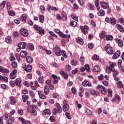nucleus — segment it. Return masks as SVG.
<instances>
[{
	"mask_svg": "<svg viewBox=\"0 0 124 124\" xmlns=\"http://www.w3.org/2000/svg\"><path fill=\"white\" fill-rule=\"evenodd\" d=\"M14 119L12 117H10L7 122V124H11L13 123Z\"/></svg>",
	"mask_w": 124,
	"mask_h": 124,
	"instance_id": "c9c22d12",
	"label": "nucleus"
},
{
	"mask_svg": "<svg viewBox=\"0 0 124 124\" xmlns=\"http://www.w3.org/2000/svg\"><path fill=\"white\" fill-rule=\"evenodd\" d=\"M59 35H60V36H61V37H63V38H65L66 36H65V34H64L61 31L58 33Z\"/></svg>",
	"mask_w": 124,
	"mask_h": 124,
	"instance_id": "5fc2aeb1",
	"label": "nucleus"
},
{
	"mask_svg": "<svg viewBox=\"0 0 124 124\" xmlns=\"http://www.w3.org/2000/svg\"><path fill=\"white\" fill-rule=\"evenodd\" d=\"M21 79L19 78H17L16 79L15 84L16 86H18V87H21Z\"/></svg>",
	"mask_w": 124,
	"mask_h": 124,
	"instance_id": "2eb2a0df",
	"label": "nucleus"
},
{
	"mask_svg": "<svg viewBox=\"0 0 124 124\" xmlns=\"http://www.w3.org/2000/svg\"><path fill=\"white\" fill-rule=\"evenodd\" d=\"M20 56L22 58H26L27 57V51L22 50L20 53Z\"/></svg>",
	"mask_w": 124,
	"mask_h": 124,
	"instance_id": "f3484780",
	"label": "nucleus"
},
{
	"mask_svg": "<svg viewBox=\"0 0 124 124\" xmlns=\"http://www.w3.org/2000/svg\"><path fill=\"white\" fill-rule=\"evenodd\" d=\"M63 105L62 106V110L64 112H66V111L69 109V106L66 104V101L65 100L63 101Z\"/></svg>",
	"mask_w": 124,
	"mask_h": 124,
	"instance_id": "423d86ee",
	"label": "nucleus"
},
{
	"mask_svg": "<svg viewBox=\"0 0 124 124\" xmlns=\"http://www.w3.org/2000/svg\"><path fill=\"white\" fill-rule=\"evenodd\" d=\"M53 97L54 98H59V94L57 93H54L53 94Z\"/></svg>",
	"mask_w": 124,
	"mask_h": 124,
	"instance_id": "680f3d73",
	"label": "nucleus"
},
{
	"mask_svg": "<svg viewBox=\"0 0 124 124\" xmlns=\"http://www.w3.org/2000/svg\"><path fill=\"white\" fill-rule=\"evenodd\" d=\"M39 22H40L42 24L44 23V16L42 15H39Z\"/></svg>",
	"mask_w": 124,
	"mask_h": 124,
	"instance_id": "5701e85b",
	"label": "nucleus"
},
{
	"mask_svg": "<svg viewBox=\"0 0 124 124\" xmlns=\"http://www.w3.org/2000/svg\"><path fill=\"white\" fill-rule=\"evenodd\" d=\"M116 28L120 31L121 32H124V27L123 26L119 24H117L116 25Z\"/></svg>",
	"mask_w": 124,
	"mask_h": 124,
	"instance_id": "f8f14e48",
	"label": "nucleus"
},
{
	"mask_svg": "<svg viewBox=\"0 0 124 124\" xmlns=\"http://www.w3.org/2000/svg\"><path fill=\"white\" fill-rule=\"evenodd\" d=\"M71 16L73 20H75V21H78V17L75 16L73 15H72Z\"/></svg>",
	"mask_w": 124,
	"mask_h": 124,
	"instance_id": "69168bd1",
	"label": "nucleus"
},
{
	"mask_svg": "<svg viewBox=\"0 0 124 124\" xmlns=\"http://www.w3.org/2000/svg\"><path fill=\"white\" fill-rule=\"evenodd\" d=\"M108 93L109 96L112 97V93H113V91H112V89H108Z\"/></svg>",
	"mask_w": 124,
	"mask_h": 124,
	"instance_id": "a18cd8bd",
	"label": "nucleus"
},
{
	"mask_svg": "<svg viewBox=\"0 0 124 124\" xmlns=\"http://www.w3.org/2000/svg\"><path fill=\"white\" fill-rule=\"evenodd\" d=\"M52 77L54 79V84H58L59 83V78L56 75H52Z\"/></svg>",
	"mask_w": 124,
	"mask_h": 124,
	"instance_id": "9d476101",
	"label": "nucleus"
},
{
	"mask_svg": "<svg viewBox=\"0 0 124 124\" xmlns=\"http://www.w3.org/2000/svg\"><path fill=\"white\" fill-rule=\"evenodd\" d=\"M12 67H13V68H16L17 67V62H12Z\"/></svg>",
	"mask_w": 124,
	"mask_h": 124,
	"instance_id": "ea45409f",
	"label": "nucleus"
},
{
	"mask_svg": "<svg viewBox=\"0 0 124 124\" xmlns=\"http://www.w3.org/2000/svg\"><path fill=\"white\" fill-rule=\"evenodd\" d=\"M70 25L71 26V27H76V26H77V22L73 20L71 22Z\"/></svg>",
	"mask_w": 124,
	"mask_h": 124,
	"instance_id": "e433bc0d",
	"label": "nucleus"
},
{
	"mask_svg": "<svg viewBox=\"0 0 124 124\" xmlns=\"http://www.w3.org/2000/svg\"><path fill=\"white\" fill-rule=\"evenodd\" d=\"M46 114H47V115H51V111H50V109H46L43 111V115L45 116Z\"/></svg>",
	"mask_w": 124,
	"mask_h": 124,
	"instance_id": "4be33fe9",
	"label": "nucleus"
},
{
	"mask_svg": "<svg viewBox=\"0 0 124 124\" xmlns=\"http://www.w3.org/2000/svg\"><path fill=\"white\" fill-rule=\"evenodd\" d=\"M65 116H66L67 119H68V120H71V115L69 113L66 112Z\"/></svg>",
	"mask_w": 124,
	"mask_h": 124,
	"instance_id": "37998d69",
	"label": "nucleus"
},
{
	"mask_svg": "<svg viewBox=\"0 0 124 124\" xmlns=\"http://www.w3.org/2000/svg\"><path fill=\"white\" fill-rule=\"evenodd\" d=\"M31 69H32L31 65H28L27 67L24 69V70L25 71H27V72H31Z\"/></svg>",
	"mask_w": 124,
	"mask_h": 124,
	"instance_id": "a211bd4d",
	"label": "nucleus"
},
{
	"mask_svg": "<svg viewBox=\"0 0 124 124\" xmlns=\"http://www.w3.org/2000/svg\"><path fill=\"white\" fill-rule=\"evenodd\" d=\"M6 4V2L5 1H3L2 4H0V7H1V9H3L4 8V5Z\"/></svg>",
	"mask_w": 124,
	"mask_h": 124,
	"instance_id": "c03bdc74",
	"label": "nucleus"
},
{
	"mask_svg": "<svg viewBox=\"0 0 124 124\" xmlns=\"http://www.w3.org/2000/svg\"><path fill=\"white\" fill-rule=\"evenodd\" d=\"M33 27L35 30L39 31V33L40 34V35L45 34V30L42 29V27H38V26H37V25L36 24L34 25Z\"/></svg>",
	"mask_w": 124,
	"mask_h": 124,
	"instance_id": "7ed1b4c3",
	"label": "nucleus"
},
{
	"mask_svg": "<svg viewBox=\"0 0 124 124\" xmlns=\"http://www.w3.org/2000/svg\"><path fill=\"white\" fill-rule=\"evenodd\" d=\"M120 56H121V52L118 50L113 54L112 59H113V60H116V59L119 58Z\"/></svg>",
	"mask_w": 124,
	"mask_h": 124,
	"instance_id": "6e6552de",
	"label": "nucleus"
},
{
	"mask_svg": "<svg viewBox=\"0 0 124 124\" xmlns=\"http://www.w3.org/2000/svg\"><path fill=\"white\" fill-rule=\"evenodd\" d=\"M44 93L46 95H48V94H49V93H50V92L49 91V87L47 86L45 87Z\"/></svg>",
	"mask_w": 124,
	"mask_h": 124,
	"instance_id": "b1692460",
	"label": "nucleus"
},
{
	"mask_svg": "<svg viewBox=\"0 0 124 124\" xmlns=\"http://www.w3.org/2000/svg\"><path fill=\"white\" fill-rule=\"evenodd\" d=\"M106 33L105 32V31H103L100 35V38H105V36H106Z\"/></svg>",
	"mask_w": 124,
	"mask_h": 124,
	"instance_id": "473e14b6",
	"label": "nucleus"
},
{
	"mask_svg": "<svg viewBox=\"0 0 124 124\" xmlns=\"http://www.w3.org/2000/svg\"><path fill=\"white\" fill-rule=\"evenodd\" d=\"M5 42L7 43H10L11 42V37L10 36H8L5 38Z\"/></svg>",
	"mask_w": 124,
	"mask_h": 124,
	"instance_id": "7c9ffc66",
	"label": "nucleus"
},
{
	"mask_svg": "<svg viewBox=\"0 0 124 124\" xmlns=\"http://www.w3.org/2000/svg\"><path fill=\"white\" fill-rule=\"evenodd\" d=\"M104 50L107 51L108 55H113L114 54V51H113V48L111 47L110 44H108L107 46H105Z\"/></svg>",
	"mask_w": 124,
	"mask_h": 124,
	"instance_id": "f257e3e1",
	"label": "nucleus"
},
{
	"mask_svg": "<svg viewBox=\"0 0 124 124\" xmlns=\"http://www.w3.org/2000/svg\"><path fill=\"white\" fill-rule=\"evenodd\" d=\"M8 13L10 16H15V12L14 11H9Z\"/></svg>",
	"mask_w": 124,
	"mask_h": 124,
	"instance_id": "79ce46f5",
	"label": "nucleus"
},
{
	"mask_svg": "<svg viewBox=\"0 0 124 124\" xmlns=\"http://www.w3.org/2000/svg\"><path fill=\"white\" fill-rule=\"evenodd\" d=\"M110 23L111 25H115L116 20L114 18H111L110 20Z\"/></svg>",
	"mask_w": 124,
	"mask_h": 124,
	"instance_id": "a19ab883",
	"label": "nucleus"
},
{
	"mask_svg": "<svg viewBox=\"0 0 124 124\" xmlns=\"http://www.w3.org/2000/svg\"><path fill=\"white\" fill-rule=\"evenodd\" d=\"M93 71H95V72H99V71H100V68L98 67V66H95L93 67Z\"/></svg>",
	"mask_w": 124,
	"mask_h": 124,
	"instance_id": "c85d7f7f",
	"label": "nucleus"
},
{
	"mask_svg": "<svg viewBox=\"0 0 124 124\" xmlns=\"http://www.w3.org/2000/svg\"><path fill=\"white\" fill-rule=\"evenodd\" d=\"M82 85L84 87H87V86L88 87H92V84H91V83L89 82L88 81L82 82Z\"/></svg>",
	"mask_w": 124,
	"mask_h": 124,
	"instance_id": "4468645a",
	"label": "nucleus"
},
{
	"mask_svg": "<svg viewBox=\"0 0 124 124\" xmlns=\"http://www.w3.org/2000/svg\"><path fill=\"white\" fill-rule=\"evenodd\" d=\"M106 40H112L113 39V36L111 35L106 36Z\"/></svg>",
	"mask_w": 124,
	"mask_h": 124,
	"instance_id": "58836bf2",
	"label": "nucleus"
},
{
	"mask_svg": "<svg viewBox=\"0 0 124 124\" xmlns=\"http://www.w3.org/2000/svg\"><path fill=\"white\" fill-rule=\"evenodd\" d=\"M20 34L24 36L25 37H27L28 35H29V31L26 29H21L20 30Z\"/></svg>",
	"mask_w": 124,
	"mask_h": 124,
	"instance_id": "39448f33",
	"label": "nucleus"
},
{
	"mask_svg": "<svg viewBox=\"0 0 124 124\" xmlns=\"http://www.w3.org/2000/svg\"><path fill=\"white\" fill-rule=\"evenodd\" d=\"M95 5L98 11H99V10L100 9V8L98 7V6H99V0H95Z\"/></svg>",
	"mask_w": 124,
	"mask_h": 124,
	"instance_id": "a878e982",
	"label": "nucleus"
},
{
	"mask_svg": "<svg viewBox=\"0 0 124 124\" xmlns=\"http://www.w3.org/2000/svg\"><path fill=\"white\" fill-rule=\"evenodd\" d=\"M28 47L30 50H34V46L32 44H28Z\"/></svg>",
	"mask_w": 124,
	"mask_h": 124,
	"instance_id": "72a5a7b5",
	"label": "nucleus"
},
{
	"mask_svg": "<svg viewBox=\"0 0 124 124\" xmlns=\"http://www.w3.org/2000/svg\"><path fill=\"white\" fill-rule=\"evenodd\" d=\"M77 41L78 42V43H79V44H80V45H83V44H84V41H83V39L78 37L77 39Z\"/></svg>",
	"mask_w": 124,
	"mask_h": 124,
	"instance_id": "393cba45",
	"label": "nucleus"
},
{
	"mask_svg": "<svg viewBox=\"0 0 124 124\" xmlns=\"http://www.w3.org/2000/svg\"><path fill=\"white\" fill-rule=\"evenodd\" d=\"M88 5L90 9H91V10H93V9H94V7H93V5L91 3H89Z\"/></svg>",
	"mask_w": 124,
	"mask_h": 124,
	"instance_id": "6e6d98bb",
	"label": "nucleus"
},
{
	"mask_svg": "<svg viewBox=\"0 0 124 124\" xmlns=\"http://www.w3.org/2000/svg\"><path fill=\"white\" fill-rule=\"evenodd\" d=\"M114 65H115V63L111 62L109 66L106 67V71L108 73H110L111 71L112 72H115V69L114 68Z\"/></svg>",
	"mask_w": 124,
	"mask_h": 124,
	"instance_id": "f03ea898",
	"label": "nucleus"
},
{
	"mask_svg": "<svg viewBox=\"0 0 124 124\" xmlns=\"http://www.w3.org/2000/svg\"><path fill=\"white\" fill-rule=\"evenodd\" d=\"M72 65H76L77 64V60H73L72 61Z\"/></svg>",
	"mask_w": 124,
	"mask_h": 124,
	"instance_id": "0e129e2a",
	"label": "nucleus"
},
{
	"mask_svg": "<svg viewBox=\"0 0 124 124\" xmlns=\"http://www.w3.org/2000/svg\"><path fill=\"white\" fill-rule=\"evenodd\" d=\"M99 16H105V11L103 10H101L99 11Z\"/></svg>",
	"mask_w": 124,
	"mask_h": 124,
	"instance_id": "bb28decb",
	"label": "nucleus"
},
{
	"mask_svg": "<svg viewBox=\"0 0 124 124\" xmlns=\"http://www.w3.org/2000/svg\"><path fill=\"white\" fill-rule=\"evenodd\" d=\"M49 34H50V35H52V36H54L55 37H56V38L58 37V35H56L52 31H49Z\"/></svg>",
	"mask_w": 124,
	"mask_h": 124,
	"instance_id": "e2e57ef3",
	"label": "nucleus"
},
{
	"mask_svg": "<svg viewBox=\"0 0 124 124\" xmlns=\"http://www.w3.org/2000/svg\"><path fill=\"white\" fill-rule=\"evenodd\" d=\"M33 108H36V106L35 105L32 106V110L31 112V114L33 115V116H34V115H36L37 112H36V110L35 109H33Z\"/></svg>",
	"mask_w": 124,
	"mask_h": 124,
	"instance_id": "aec40b11",
	"label": "nucleus"
},
{
	"mask_svg": "<svg viewBox=\"0 0 124 124\" xmlns=\"http://www.w3.org/2000/svg\"><path fill=\"white\" fill-rule=\"evenodd\" d=\"M20 20H21L22 22H26V21H27V15L24 14L21 16Z\"/></svg>",
	"mask_w": 124,
	"mask_h": 124,
	"instance_id": "dca6fc26",
	"label": "nucleus"
},
{
	"mask_svg": "<svg viewBox=\"0 0 124 124\" xmlns=\"http://www.w3.org/2000/svg\"><path fill=\"white\" fill-rule=\"evenodd\" d=\"M13 36L14 37H19V33H18V32L17 31H15V32H13Z\"/></svg>",
	"mask_w": 124,
	"mask_h": 124,
	"instance_id": "de8ad7c7",
	"label": "nucleus"
},
{
	"mask_svg": "<svg viewBox=\"0 0 124 124\" xmlns=\"http://www.w3.org/2000/svg\"><path fill=\"white\" fill-rule=\"evenodd\" d=\"M62 54L63 58H65V59L67 58V56L66 55V52L64 51V50L62 51Z\"/></svg>",
	"mask_w": 124,
	"mask_h": 124,
	"instance_id": "49530a36",
	"label": "nucleus"
},
{
	"mask_svg": "<svg viewBox=\"0 0 124 124\" xmlns=\"http://www.w3.org/2000/svg\"><path fill=\"white\" fill-rule=\"evenodd\" d=\"M85 112H86V114H87L89 116H91V115H92V112H91V110H90L88 108L85 109Z\"/></svg>",
	"mask_w": 124,
	"mask_h": 124,
	"instance_id": "864d4df0",
	"label": "nucleus"
},
{
	"mask_svg": "<svg viewBox=\"0 0 124 124\" xmlns=\"http://www.w3.org/2000/svg\"><path fill=\"white\" fill-rule=\"evenodd\" d=\"M116 42L118 43V45L119 47H123L124 46V43L123 41L119 38L116 39Z\"/></svg>",
	"mask_w": 124,
	"mask_h": 124,
	"instance_id": "ddd939ff",
	"label": "nucleus"
},
{
	"mask_svg": "<svg viewBox=\"0 0 124 124\" xmlns=\"http://www.w3.org/2000/svg\"><path fill=\"white\" fill-rule=\"evenodd\" d=\"M90 93L93 96H98L99 95V92L98 91H94L93 90H91Z\"/></svg>",
	"mask_w": 124,
	"mask_h": 124,
	"instance_id": "9b49d317",
	"label": "nucleus"
},
{
	"mask_svg": "<svg viewBox=\"0 0 124 124\" xmlns=\"http://www.w3.org/2000/svg\"><path fill=\"white\" fill-rule=\"evenodd\" d=\"M27 44L25 42H21L18 44L17 46L18 48H21V49H25L26 48V46Z\"/></svg>",
	"mask_w": 124,
	"mask_h": 124,
	"instance_id": "1a4fd4ad",
	"label": "nucleus"
},
{
	"mask_svg": "<svg viewBox=\"0 0 124 124\" xmlns=\"http://www.w3.org/2000/svg\"><path fill=\"white\" fill-rule=\"evenodd\" d=\"M4 120H7L8 119V114L5 113L3 116Z\"/></svg>",
	"mask_w": 124,
	"mask_h": 124,
	"instance_id": "338daca9",
	"label": "nucleus"
},
{
	"mask_svg": "<svg viewBox=\"0 0 124 124\" xmlns=\"http://www.w3.org/2000/svg\"><path fill=\"white\" fill-rule=\"evenodd\" d=\"M49 121L52 122V123H55V122H56V119H55V117L54 116H51L49 118Z\"/></svg>",
	"mask_w": 124,
	"mask_h": 124,
	"instance_id": "3c124183",
	"label": "nucleus"
},
{
	"mask_svg": "<svg viewBox=\"0 0 124 124\" xmlns=\"http://www.w3.org/2000/svg\"><path fill=\"white\" fill-rule=\"evenodd\" d=\"M60 49V47L58 46H56L55 47H54L53 49V52H56V51H58V50Z\"/></svg>",
	"mask_w": 124,
	"mask_h": 124,
	"instance_id": "052dcab7",
	"label": "nucleus"
},
{
	"mask_svg": "<svg viewBox=\"0 0 124 124\" xmlns=\"http://www.w3.org/2000/svg\"><path fill=\"white\" fill-rule=\"evenodd\" d=\"M101 93L103 94H106L107 93V92H106V89H105V87H102V88L101 89Z\"/></svg>",
	"mask_w": 124,
	"mask_h": 124,
	"instance_id": "4c0bfd02",
	"label": "nucleus"
},
{
	"mask_svg": "<svg viewBox=\"0 0 124 124\" xmlns=\"http://www.w3.org/2000/svg\"><path fill=\"white\" fill-rule=\"evenodd\" d=\"M55 55L56 56H62V50H60L59 51V52H55Z\"/></svg>",
	"mask_w": 124,
	"mask_h": 124,
	"instance_id": "bf43d9fd",
	"label": "nucleus"
},
{
	"mask_svg": "<svg viewBox=\"0 0 124 124\" xmlns=\"http://www.w3.org/2000/svg\"><path fill=\"white\" fill-rule=\"evenodd\" d=\"M116 84L117 85L118 88H121V89L124 87V85L122 83L121 81H117Z\"/></svg>",
	"mask_w": 124,
	"mask_h": 124,
	"instance_id": "cd10ccee",
	"label": "nucleus"
},
{
	"mask_svg": "<svg viewBox=\"0 0 124 124\" xmlns=\"http://www.w3.org/2000/svg\"><path fill=\"white\" fill-rule=\"evenodd\" d=\"M85 69H86V70L88 71V72H91V71H90V66H89V64H86L85 66Z\"/></svg>",
	"mask_w": 124,
	"mask_h": 124,
	"instance_id": "09e8293b",
	"label": "nucleus"
},
{
	"mask_svg": "<svg viewBox=\"0 0 124 124\" xmlns=\"http://www.w3.org/2000/svg\"><path fill=\"white\" fill-rule=\"evenodd\" d=\"M62 14H63V17H62L63 21H67V16L66 15V13H65V12H63Z\"/></svg>",
	"mask_w": 124,
	"mask_h": 124,
	"instance_id": "2f4dec72",
	"label": "nucleus"
},
{
	"mask_svg": "<svg viewBox=\"0 0 124 124\" xmlns=\"http://www.w3.org/2000/svg\"><path fill=\"white\" fill-rule=\"evenodd\" d=\"M28 98H29V96H27V95H22V100L23 102L24 103L27 102V100H28Z\"/></svg>",
	"mask_w": 124,
	"mask_h": 124,
	"instance_id": "c756f323",
	"label": "nucleus"
},
{
	"mask_svg": "<svg viewBox=\"0 0 124 124\" xmlns=\"http://www.w3.org/2000/svg\"><path fill=\"white\" fill-rule=\"evenodd\" d=\"M65 69L66 71H70V69H71V67L69 65H66L65 66Z\"/></svg>",
	"mask_w": 124,
	"mask_h": 124,
	"instance_id": "8fccbe9b",
	"label": "nucleus"
},
{
	"mask_svg": "<svg viewBox=\"0 0 124 124\" xmlns=\"http://www.w3.org/2000/svg\"><path fill=\"white\" fill-rule=\"evenodd\" d=\"M79 28L81 29V31L83 32V34H88V31L90 29L88 26L85 25L83 27V26L80 25Z\"/></svg>",
	"mask_w": 124,
	"mask_h": 124,
	"instance_id": "20e7f679",
	"label": "nucleus"
},
{
	"mask_svg": "<svg viewBox=\"0 0 124 124\" xmlns=\"http://www.w3.org/2000/svg\"><path fill=\"white\" fill-rule=\"evenodd\" d=\"M100 4L103 9H108V7H109V4L105 2H101Z\"/></svg>",
	"mask_w": 124,
	"mask_h": 124,
	"instance_id": "0eeeda50",
	"label": "nucleus"
},
{
	"mask_svg": "<svg viewBox=\"0 0 124 124\" xmlns=\"http://www.w3.org/2000/svg\"><path fill=\"white\" fill-rule=\"evenodd\" d=\"M26 62H28V63H32V62H33V60L31 57L30 56H28L26 57Z\"/></svg>",
	"mask_w": 124,
	"mask_h": 124,
	"instance_id": "412c9836",
	"label": "nucleus"
},
{
	"mask_svg": "<svg viewBox=\"0 0 124 124\" xmlns=\"http://www.w3.org/2000/svg\"><path fill=\"white\" fill-rule=\"evenodd\" d=\"M71 92L73 94H75L76 93V88H75V87H73L71 89Z\"/></svg>",
	"mask_w": 124,
	"mask_h": 124,
	"instance_id": "13d9d810",
	"label": "nucleus"
},
{
	"mask_svg": "<svg viewBox=\"0 0 124 124\" xmlns=\"http://www.w3.org/2000/svg\"><path fill=\"white\" fill-rule=\"evenodd\" d=\"M2 73H6V74H7V73H9V70L7 69H2Z\"/></svg>",
	"mask_w": 124,
	"mask_h": 124,
	"instance_id": "603ef678",
	"label": "nucleus"
},
{
	"mask_svg": "<svg viewBox=\"0 0 124 124\" xmlns=\"http://www.w3.org/2000/svg\"><path fill=\"white\" fill-rule=\"evenodd\" d=\"M9 99L10 101V104H12V105H15V104H16V101L14 100V98L13 96H10Z\"/></svg>",
	"mask_w": 124,
	"mask_h": 124,
	"instance_id": "6ab92c4d",
	"label": "nucleus"
},
{
	"mask_svg": "<svg viewBox=\"0 0 124 124\" xmlns=\"http://www.w3.org/2000/svg\"><path fill=\"white\" fill-rule=\"evenodd\" d=\"M6 6H7V10H10V8H11V6L10 5V3H7L6 4Z\"/></svg>",
	"mask_w": 124,
	"mask_h": 124,
	"instance_id": "774afa93",
	"label": "nucleus"
},
{
	"mask_svg": "<svg viewBox=\"0 0 124 124\" xmlns=\"http://www.w3.org/2000/svg\"><path fill=\"white\" fill-rule=\"evenodd\" d=\"M57 107L58 108V112L62 113V107L61 106V105H60V104H59V103H57Z\"/></svg>",
	"mask_w": 124,
	"mask_h": 124,
	"instance_id": "f704fd0d",
	"label": "nucleus"
},
{
	"mask_svg": "<svg viewBox=\"0 0 124 124\" xmlns=\"http://www.w3.org/2000/svg\"><path fill=\"white\" fill-rule=\"evenodd\" d=\"M88 47L89 49H93V43H90L88 45Z\"/></svg>",
	"mask_w": 124,
	"mask_h": 124,
	"instance_id": "4d7b16f0",
	"label": "nucleus"
}]
</instances>
